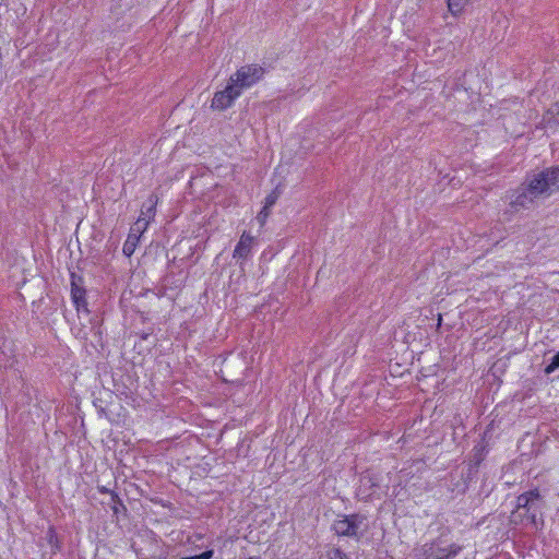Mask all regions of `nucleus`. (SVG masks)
Masks as SVG:
<instances>
[{
  "label": "nucleus",
  "mask_w": 559,
  "mask_h": 559,
  "mask_svg": "<svg viewBox=\"0 0 559 559\" xmlns=\"http://www.w3.org/2000/svg\"><path fill=\"white\" fill-rule=\"evenodd\" d=\"M86 292L83 287L78 286L74 282L71 285V298L78 311L88 312Z\"/></svg>",
  "instance_id": "9d476101"
},
{
  "label": "nucleus",
  "mask_w": 559,
  "mask_h": 559,
  "mask_svg": "<svg viewBox=\"0 0 559 559\" xmlns=\"http://www.w3.org/2000/svg\"><path fill=\"white\" fill-rule=\"evenodd\" d=\"M202 539H203V534L202 533H193L192 535H190L188 537L187 542L189 544H195V543H198V542H200Z\"/></svg>",
  "instance_id": "4be33fe9"
},
{
  "label": "nucleus",
  "mask_w": 559,
  "mask_h": 559,
  "mask_svg": "<svg viewBox=\"0 0 559 559\" xmlns=\"http://www.w3.org/2000/svg\"><path fill=\"white\" fill-rule=\"evenodd\" d=\"M249 559H252V558H249Z\"/></svg>",
  "instance_id": "b1692460"
},
{
  "label": "nucleus",
  "mask_w": 559,
  "mask_h": 559,
  "mask_svg": "<svg viewBox=\"0 0 559 559\" xmlns=\"http://www.w3.org/2000/svg\"><path fill=\"white\" fill-rule=\"evenodd\" d=\"M448 9L452 15L456 16L462 13L467 0H447Z\"/></svg>",
  "instance_id": "2eb2a0df"
},
{
  "label": "nucleus",
  "mask_w": 559,
  "mask_h": 559,
  "mask_svg": "<svg viewBox=\"0 0 559 559\" xmlns=\"http://www.w3.org/2000/svg\"><path fill=\"white\" fill-rule=\"evenodd\" d=\"M119 506L123 507L121 501L120 502H112L111 509H112L114 513H118L119 512V508H118Z\"/></svg>",
  "instance_id": "5701e85b"
},
{
  "label": "nucleus",
  "mask_w": 559,
  "mask_h": 559,
  "mask_svg": "<svg viewBox=\"0 0 559 559\" xmlns=\"http://www.w3.org/2000/svg\"><path fill=\"white\" fill-rule=\"evenodd\" d=\"M213 556H214V550L213 549H207V550L203 551L200 555L190 556V557H183L181 559H212Z\"/></svg>",
  "instance_id": "6ab92c4d"
},
{
  "label": "nucleus",
  "mask_w": 559,
  "mask_h": 559,
  "mask_svg": "<svg viewBox=\"0 0 559 559\" xmlns=\"http://www.w3.org/2000/svg\"><path fill=\"white\" fill-rule=\"evenodd\" d=\"M97 490L100 493H108V495H110L111 502H120V498H119V496H118V493L116 491L110 490L109 488H107L105 486H97Z\"/></svg>",
  "instance_id": "a211bd4d"
},
{
  "label": "nucleus",
  "mask_w": 559,
  "mask_h": 559,
  "mask_svg": "<svg viewBox=\"0 0 559 559\" xmlns=\"http://www.w3.org/2000/svg\"><path fill=\"white\" fill-rule=\"evenodd\" d=\"M148 226L147 219L144 216H139L136 222L131 226L130 231L136 233L141 237Z\"/></svg>",
  "instance_id": "4468645a"
},
{
  "label": "nucleus",
  "mask_w": 559,
  "mask_h": 559,
  "mask_svg": "<svg viewBox=\"0 0 559 559\" xmlns=\"http://www.w3.org/2000/svg\"><path fill=\"white\" fill-rule=\"evenodd\" d=\"M365 530L366 516L359 513L337 515L332 524V531L338 537L359 539Z\"/></svg>",
  "instance_id": "f03ea898"
},
{
  "label": "nucleus",
  "mask_w": 559,
  "mask_h": 559,
  "mask_svg": "<svg viewBox=\"0 0 559 559\" xmlns=\"http://www.w3.org/2000/svg\"><path fill=\"white\" fill-rule=\"evenodd\" d=\"M255 245L257 238L251 234L243 231L233 251V258L240 263L247 261L252 255Z\"/></svg>",
  "instance_id": "1a4fd4ad"
},
{
  "label": "nucleus",
  "mask_w": 559,
  "mask_h": 559,
  "mask_svg": "<svg viewBox=\"0 0 559 559\" xmlns=\"http://www.w3.org/2000/svg\"><path fill=\"white\" fill-rule=\"evenodd\" d=\"M558 368H559V352L552 356L551 361L545 368V372L547 374H549V373H552Z\"/></svg>",
  "instance_id": "f3484780"
},
{
  "label": "nucleus",
  "mask_w": 559,
  "mask_h": 559,
  "mask_svg": "<svg viewBox=\"0 0 559 559\" xmlns=\"http://www.w3.org/2000/svg\"><path fill=\"white\" fill-rule=\"evenodd\" d=\"M356 496L361 501L380 499L382 490L379 478L373 474H364L359 478V485L356 489Z\"/></svg>",
  "instance_id": "423d86ee"
},
{
  "label": "nucleus",
  "mask_w": 559,
  "mask_h": 559,
  "mask_svg": "<svg viewBox=\"0 0 559 559\" xmlns=\"http://www.w3.org/2000/svg\"><path fill=\"white\" fill-rule=\"evenodd\" d=\"M329 558L330 559H348L347 555L344 551H342L341 549H338V548H334L329 554Z\"/></svg>",
  "instance_id": "412c9836"
},
{
  "label": "nucleus",
  "mask_w": 559,
  "mask_h": 559,
  "mask_svg": "<svg viewBox=\"0 0 559 559\" xmlns=\"http://www.w3.org/2000/svg\"><path fill=\"white\" fill-rule=\"evenodd\" d=\"M544 120L548 126H559V100L546 111Z\"/></svg>",
  "instance_id": "ddd939ff"
},
{
  "label": "nucleus",
  "mask_w": 559,
  "mask_h": 559,
  "mask_svg": "<svg viewBox=\"0 0 559 559\" xmlns=\"http://www.w3.org/2000/svg\"><path fill=\"white\" fill-rule=\"evenodd\" d=\"M140 238L141 237L136 233L129 231L128 237L122 247V252L126 257L130 258L134 253L140 241Z\"/></svg>",
  "instance_id": "f8f14e48"
},
{
  "label": "nucleus",
  "mask_w": 559,
  "mask_h": 559,
  "mask_svg": "<svg viewBox=\"0 0 559 559\" xmlns=\"http://www.w3.org/2000/svg\"><path fill=\"white\" fill-rule=\"evenodd\" d=\"M536 199L532 191H530V188L526 185H522L512 192L509 205L514 212H518L532 207Z\"/></svg>",
  "instance_id": "6e6552de"
},
{
  "label": "nucleus",
  "mask_w": 559,
  "mask_h": 559,
  "mask_svg": "<svg viewBox=\"0 0 559 559\" xmlns=\"http://www.w3.org/2000/svg\"><path fill=\"white\" fill-rule=\"evenodd\" d=\"M239 90L228 80L227 85L224 90L214 93L211 102V108L213 110H226L230 108L235 100L240 96Z\"/></svg>",
  "instance_id": "0eeeda50"
},
{
  "label": "nucleus",
  "mask_w": 559,
  "mask_h": 559,
  "mask_svg": "<svg viewBox=\"0 0 559 559\" xmlns=\"http://www.w3.org/2000/svg\"><path fill=\"white\" fill-rule=\"evenodd\" d=\"M462 550L459 544L443 545L440 538L424 544L416 549V559H450L457 556Z\"/></svg>",
  "instance_id": "20e7f679"
},
{
  "label": "nucleus",
  "mask_w": 559,
  "mask_h": 559,
  "mask_svg": "<svg viewBox=\"0 0 559 559\" xmlns=\"http://www.w3.org/2000/svg\"><path fill=\"white\" fill-rule=\"evenodd\" d=\"M158 203V197L156 194H151L147 201L142 205L141 213L139 216H144L150 224L155 215H156V205Z\"/></svg>",
  "instance_id": "9b49d317"
},
{
  "label": "nucleus",
  "mask_w": 559,
  "mask_h": 559,
  "mask_svg": "<svg viewBox=\"0 0 559 559\" xmlns=\"http://www.w3.org/2000/svg\"><path fill=\"white\" fill-rule=\"evenodd\" d=\"M278 198L280 191L277 189H274L265 197L263 206L271 210V207L277 202Z\"/></svg>",
  "instance_id": "dca6fc26"
},
{
  "label": "nucleus",
  "mask_w": 559,
  "mask_h": 559,
  "mask_svg": "<svg viewBox=\"0 0 559 559\" xmlns=\"http://www.w3.org/2000/svg\"><path fill=\"white\" fill-rule=\"evenodd\" d=\"M526 186L536 198L559 191V166L547 168L527 180Z\"/></svg>",
  "instance_id": "7ed1b4c3"
},
{
  "label": "nucleus",
  "mask_w": 559,
  "mask_h": 559,
  "mask_svg": "<svg viewBox=\"0 0 559 559\" xmlns=\"http://www.w3.org/2000/svg\"><path fill=\"white\" fill-rule=\"evenodd\" d=\"M543 507V498L537 488L525 491L516 498V509L512 512L514 524L530 523L537 527V514Z\"/></svg>",
  "instance_id": "f257e3e1"
},
{
  "label": "nucleus",
  "mask_w": 559,
  "mask_h": 559,
  "mask_svg": "<svg viewBox=\"0 0 559 559\" xmlns=\"http://www.w3.org/2000/svg\"><path fill=\"white\" fill-rule=\"evenodd\" d=\"M270 215V209L262 207V210L258 213L257 219L260 223L261 226H263Z\"/></svg>",
  "instance_id": "aec40b11"
},
{
  "label": "nucleus",
  "mask_w": 559,
  "mask_h": 559,
  "mask_svg": "<svg viewBox=\"0 0 559 559\" xmlns=\"http://www.w3.org/2000/svg\"><path fill=\"white\" fill-rule=\"evenodd\" d=\"M264 73V68L259 64H246L233 73L228 80L239 90V93L242 94L245 90L252 87L262 80Z\"/></svg>",
  "instance_id": "39448f33"
}]
</instances>
